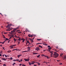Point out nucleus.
I'll return each mask as SVG.
<instances>
[{
    "mask_svg": "<svg viewBox=\"0 0 66 66\" xmlns=\"http://www.w3.org/2000/svg\"><path fill=\"white\" fill-rule=\"evenodd\" d=\"M39 47H37L36 48L35 50H37V51H38V50H39Z\"/></svg>",
    "mask_w": 66,
    "mask_h": 66,
    "instance_id": "obj_2",
    "label": "nucleus"
},
{
    "mask_svg": "<svg viewBox=\"0 0 66 66\" xmlns=\"http://www.w3.org/2000/svg\"><path fill=\"white\" fill-rule=\"evenodd\" d=\"M27 52V51H22V52Z\"/></svg>",
    "mask_w": 66,
    "mask_h": 66,
    "instance_id": "obj_27",
    "label": "nucleus"
},
{
    "mask_svg": "<svg viewBox=\"0 0 66 66\" xmlns=\"http://www.w3.org/2000/svg\"><path fill=\"white\" fill-rule=\"evenodd\" d=\"M7 33V32H4V34H6Z\"/></svg>",
    "mask_w": 66,
    "mask_h": 66,
    "instance_id": "obj_40",
    "label": "nucleus"
},
{
    "mask_svg": "<svg viewBox=\"0 0 66 66\" xmlns=\"http://www.w3.org/2000/svg\"><path fill=\"white\" fill-rule=\"evenodd\" d=\"M53 53H51V55H53Z\"/></svg>",
    "mask_w": 66,
    "mask_h": 66,
    "instance_id": "obj_49",
    "label": "nucleus"
},
{
    "mask_svg": "<svg viewBox=\"0 0 66 66\" xmlns=\"http://www.w3.org/2000/svg\"><path fill=\"white\" fill-rule=\"evenodd\" d=\"M21 40H25V39L23 38H22L21 39Z\"/></svg>",
    "mask_w": 66,
    "mask_h": 66,
    "instance_id": "obj_12",
    "label": "nucleus"
},
{
    "mask_svg": "<svg viewBox=\"0 0 66 66\" xmlns=\"http://www.w3.org/2000/svg\"><path fill=\"white\" fill-rule=\"evenodd\" d=\"M34 65V66H37V65Z\"/></svg>",
    "mask_w": 66,
    "mask_h": 66,
    "instance_id": "obj_64",
    "label": "nucleus"
},
{
    "mask_svg": "<svg viewBox=\"0 0 66 66\" xmlns=\"http://www.w3.org/2000/svg\"><path fill=\"white\" fill-rule=\"evenodd\" d=\"M43 63H46V62L45 61H44V62H43Z\"/></svg>",
    "mask_w": 66,
    "mask_h": 66,
    "instance_id": "obj_61",
    "label": "nucleus"
},
{
    "mask_svg": "<svg viewBox=\"0 0 66 66\" xmlns=\"http://www.w3.org/2000/svg\"><path fill=\"white\" fill-rule=\"evenodd\" d=\"M11 37H13V38H14V37H15V36L13 35H11Z\"/></svg>",
    "mask_w": 66,
    "mask_h": 66,
    "instance_id": "obj_9",
    "label": "nucleus"
},
{
    "mask_svg": "<svg viewBox=\"0 0 66 66\" xmlns=\"http://www.w3.org/2000/svg\"><path fill=\"white\" fill-rule=\"evenodd\" d=\"M18 28H19V27H17L16 28H13V29H14V30L16 31V30H17V29H18Z\"/></svg>",
    "mask_w": 66,
    "mask_h": 66,
    "instance_id": "obj_4",
    "label": "nucleus"
},
{
    "mask_svg": "<svg viewBox=\"0 0 66 66\" xmlns=\"http://www.w3.org/2000/svg\"><path fill=\"white\" fill-rule=\"evenodd\" d=\"M17 61L16 60H13V61L14 62H15V61Z\"/></svg>",
    "mask_w": 66,
    "mask_h": 66,
    "instance_id": "obj_34",
    "label": "nucleus"
},
{
    "mask_svg": "<svg viewBox=\"0 0 66 66\" xmlns=\"http://www.w3.org/2000/svg\"><path fill=\"white\" fill-rule=\"evenodd\" d=\"M10 59L11 60H13V58L11 57H10Z\"/></svg>",
    "mask_w": 66,
    "mask_h": 66,
    "instance_id": "obj_36",
    "label": "nucleus"
},
{
    "mask_svg": "<svg viewBox=\"0 0 66 66\" xmlns=\"http://www.w3.org/2000/svg\"><path fill=\"white\" fill-rule=\"evenodd\" d=\"M6 40H9V39L7 38H6Z\"/></svg>",
    "mask_w": 66,
    "mask_h": 66,
    "instance_id": "obj_35",
    "label": "nucleus"
},
{
    "mask_svg": "<svg viewBox=\"0 0 66 66\" xmlns=\"http://www.w3.org/2000/svg\"><path fill=\"white\" fill-rule=\"evenodd\" d=\"M45 45L46 46H47V44H45Z\"/></svg>",
    "mask_w": 66,
    "mask_h": 66,
    "instance_id": "obj_59",
    "label": "nucleus"
},
{
    "mask_svg": "<svg viewBox=\"0 0 66 66\" xmlns=\"http://www.w3.org/2000/svg\"><path fill=\"white\" fill-rule=\"evenodd\" d=\"M53 55L54 57H55V58H56V57H58V56L59 55L56 52H54V54H53Z\"/></svg>",
    "mask_w": 66,
    "mask_h": 66,
    "instance_id": "obj_1",
    "label": "nucleus"
},
{
    "mask_svg": "<svg viewBox=\"0 0 66 66\" xmlns=\"http://www.w3.org/2000/svg\"><path fill=\"white\" fill-rule=\"evenodd\" d=\"M24 40H23V41H22V42H23V43H24Z\"/></svg>",
    "mask_w": 66,
    "mask_h": 66,
    "instance_id": "obj_55",
    "label": "nucleus"
},
{
    "mask_svg": "<svg viewBox=\"0 0 66 66\" xmlns=\"http://www.w3.org/2000/svg\"><path fill=\"white\" fill-rule=\"evenodd\" d=\"M64 58L65 59H66V56H65L64 57Z\"/></svg>",
    "mask_w": 66,
    "mask_h": 66,
    "instance_id": "obj_62",
    "label": "nucleus"
},
{
    "mask_svg": "<svg viewBox=\"0 0 66 66\" xmlns=\"http://www.w3.org/2000/svg\"><path fill=\"white\" fill-rule=\"evenodd\" d=\"M15 37L16 38H18V37L16 35H15Z\"/></svg>",
    "mask_w": 66,
    "mask_h": 66,
    "instance_id": "obj_39",
    "label": "nucleus"
},
{
    "mask_svg": "<svg viewBox=\"0 0 66 66\" xmlns=\"http://www.w3.org/2000/svg\"><path fill=\"white\" fill-rule=\"evenodd\" d=\"M30 40H31L32 43H33V42H33V40H32V39H30Z\"/></svg>",
    "mask_w": 66,
    "mask_h": 66,
    "instance_id": "obj_10",
    "label": "nucleus"
},
{
    "mask_svg": "<svg viewBox=\"0 0 66 66\" xmlns=\"http://www.w3.org/2000/svg\"><path fill=\"white\" fill-rule=\"evenodd\" d=\"M38 47H40V48H43V47H42V46H41L40 45H39L38 46Z\"/></svg>",
    "mask_w": 66,
    "mask_h": 66,
    "instance_id": "obj_22",
    "label": "nucleus"
},
{
    "mask_svg": "<svg viewBox=\"0 0 66 66\" xmlns=\"http://www.w3.org/2000/svg\"><path fill=\"white\" fill-rule=\"evenodd\" d=\"M3 66H6V65H5V64H3Z\"/></svg>",
    "mask_w": 66,
    "mask_h": 66,
    "instance_id": "obj_41",
    "label": "nucleus"
},
{
    "mask_svg": "<svg viewBox=\"0 0 66 66\" xmlns=\"http://www.w3.org/2000/svg\"><path fill=\"white\" fill-rule=\"evenodd\" d=\"M10 41H11V40H9V41H8V43H10Z\"/></svg>",
    "mask_w": 66,
    "mask_h": 66,
    "instance_id": "obj_47",
    "label": "nucleus"
},
{
    "mask_svg": "<svg viewBox=\"0 0 66 66\" xmlns=\"http://www.w3.org/2000/svg\"><path fill=\"white\" fill-rule=\"evenodd\" d=\"M18 33H21V32H18Z\"/></svg>",
    "mask_w": 66,
    "mask_h": 66,
    "instance_id": "obj_46",
    "label": "nucleus"
},
{
    "mask_svg": "<svg viewBox=\"0 0 66 66\" xmlns=\"http://www.w3.org/2000/svg\"><path fill=\"white\" fill-rule=\"evenodd\" d=\"M34 35H32L30 36V37H32Z\"/></svg>",
    "mask_w": 66,
    "mask_h": 66,
    "instance_id": "obj_15",
    "label": "nucleus"
},
{
    "mask_svg": "<svg viewBox=\"0 0 66 66\" xmlns=\"http://www.w3.org/2000/svg\"><path fill=\"white\" fill-rule=\"evenodd\" d=\"M11 52V50H9L7 51V52H8V53H10V52Z\"/></svg>",
    "mask_w": 66,
    "mask_h": 66,
    "instance_id": "obj_18",
    "label": "nucleus"
},
{
    "mask_svg": "<svg viewBox=\"0 0 66 66\" xmlns=\"http://www.w3.org/2000/svg\"><path fill=\"white\" fill-rule=\"evenodd\" d=\"M8 26H9V27H11V26H12V24H8Z\"/></svg>",
    "mask_w": 66,
    "mask_h": 66,
    "instance_id": "obj_11",
    "label": "nucleus"
},
{
    "mask_svg": "<svg viewBox=\"0 0 66 66\" xmlns=\"http://www.w3.org/2000/svg\"><path fill=\"white\" fill-rule=\"evenodd\" d=\"M10 47H11L10 49H13V48H14L13 46L12 45L10 46Z\"/></svg>",
    "mask_w": 66,
    "mask_h": 66,
    "instance_id": "obj_6",
    "label": "nucleus"
},
{
    "mask_svg": "<svg viewBox=\"0 0 66 66\" xmlns=\"http://www.w3.org/2000/svg\"><path fill=\"white\" fill-rule=\"evenodd\" d=\"M47 56H46V55H45L44 56L45 57H46Z\"/></svg>",
    "mask_w": 66,
    "mask_h": 66,
    "instance_id": "obj_51",
    "label": "nucleus"
},
{
    "mask_svg": "<svg viewBox=\"0 0 66 66\" xmlns=\"http://www.w3.org/2000/svg\"><path fill=\"white\" fill-rule=\"evenodd\" d=\"M29 65H30V66L31 65V63H30V62H29Z\"/></svg>",
    "mask_w": 66,
    "mask_h": 66,
    "instance_id": "obj_23",
    "label": "nucleus"
},
{
    "mask_svg": "<svg viewBox=\"0 0 66 66\" xmlns=\"http://www.w3.org/2000/svg\"><path fill=\"white\" fill-rule=\"evenodd\" d=\"M40 56V55H38V56H37V57L39 58V57Z\"/></svg>",
    "mask_w": 66,
    "mask_h": 66,
    "instance_id": "obj_31",
    "label": "nucleus"
},
{
    "mask_svg": "<svg viewBox=\"0 0 66 66\" xmlns=\"http://www.w3.org/2000/svg\"><path fill=\"white\" fill-rule=\"evenodd\" d=\"M16 50L17 51H18L16 49H14L13 50H12V51H14V50Z\"/></svg>",
    "mask_w": 66,
    "mask_h": 66,
    "instance_id": "obj_32",
    "label": "nucleus"
},
{
    "mask_svg": "<svg viewBox=\"0 0 66 66\" xmlns=\"http://www.w3.org/2000/svg\"><path fill=\"white\" fill-rule=\"evenodd\" d=\"M18 38H20V37H18Z\"/></svg>",
    "mask_w": 66,
    "mask_h": 66,
    "instance_id": "obj_60",
    "label": "nucleus"
},
{
    "mask_svg": "<svg viewBox=\"0 0 66 66\" xmlns=\"http://www.w3.org/2000/svg\"><path fill=\"white\" fill-rule=\"evenodd\" d=\"M9 34H12V33L11 32H9Z\"/></svg>",
    "mask_w": 66,
    "mask_h": 66,
    "instance_id": "obj_53",
    "label": "nucleus"
},
{
    "mask_svg": "<svg viewBox=\"0 0 66 66\" xmlns=\"http://www.w3.org/2000/svg\"><path fill=\"white\" fill-rule=\"evenodd\" d=\"M13 33H15V32H16V30H15L14 29L13 30Z\"/></svg>",
    "mask_w": 66,
    "mask_h": 66,
    "instance_id": "obj_19",
    "label": "nucleus"
},
{
    "mask_svg": "<svg viewBox=\"0 0 66 66\" xmlns=\"http://www.w3.org/2000/svg\"><path fill=\"white\" fill-rule=\"evenodd\" d=\"M36 63H37L38 65H40V63L39 62H36Z\"/></svg>",
    "mask_w": 66,
    "mask_h": 66,
    "instance_id": "obj_20",
    "label": "nucleus"
},
{
    "mask_svg": "<svg viewBox=\"0 0 66 66\" xmlns=\"http://www.w3.org/2000/svg\"><path fill=\"white\" fill-rule=\"evenodd\" d=\"M30 60V59H29L28 58L27 59H24V60L25 61H28V62L29 61V60Z\"/></svg>",
    "mask_w": 66,
    "mask_h": 66,
    "instance_id": "obj_3",
    "label": "nucleus"
},
{
    "mask_svg": "<svg viewBox=\"0 0 66 66\" xmlns=\"http://www.w3.org/2000/svg\"><path fill=\"white\" fill-rule=\"evenodd\" d=\"M18 40V41H20V40H21V39L20 38H19L18 39H17Z\"/></svg>",
    "mask_w": 66,
    "mask_h": 66,
    "instance_id": "obj_28",
    "label": "nucleus"
},
{
    "mask_svg": "<svg viewBox=\"0 0 66 66\" xmlns=\"http://www.w3.org/2000/svg\"><path fill=\"white\" fill-rule=\"evenodd\" d=\"M32 62H31V64H34V63H35V62L34 61H32Z\"/></svg>",
    "mask_w": 66,
    "mask_h": 66,
    "instance_id": "obj_7",
    "label": "nucleus"
},
{
    "mask_svg": "<svg viewBox=\"0 0 66 66\" xmlns=\"http://www.w3.org/2000/svg\"><path fill=\"white\" fill-rule=\"evenodd\" d=\"M62 64H63V63H59V64L60 65H62Z\"/></svg>",
    "mask_w": 66,
    "mask_h": 66,
    "instance_id": "obj_43",
    "label": "nucleus"
},
{
    "mask_svg": "<svg viewBox=\"0 0 66 66\" xmlns=\"http://www.w3.org/2000/svg\"><path fill=\"white\" fill-rule=\"evenodd\" d=\"M22 64H19V66H21V65H22Z\"/></svg>",
    "mask_w": 66,
    "mask_h": 66,
    "instance_id": "obj_44",
    "label": "nucleus"
},
{
    "mask_svg": "<svg viewBox=\"0 0 66 66\" xmlns=\"http://www.w3.org/2000/svg\"><path fill=\"white\" fill-rule=\"evenodd\" d=\"M3 36L4 38H6L5 37V36L3 35Z\"/></svg>",
    "mask_w": 66,
    "mask_h": 66,
    "instance_id": "obj_24",
    "label": "nucleus"
},
{
    "mask_svg": "<svg viewBox=\"0 0 66 66\" xmlns=\"http://www.w3.org/2000/svg\"><path fill=\"white\" fill-rule=\"evenodd\" d=\"M5 55V57H7V55Z\"/></svg>",
    "mask_w": 66,
    "mask_h": 66,
    "instance_id": "obj_50",
    "label": "nucleus"
},
{
    "mask_svg": "<svg viewBox=\"0 0 66 66\" xmlns=\"http://www.w3.org/2000/svg\"><path fill=\"white\" fill-rule=\"evenodd\" d=\"M16 45H12V46H13L14 47V46H15Z\"/></svg>",
    "mask_w": 66,
    "mask_h": 66,
    "instance_id": "obj_45",
    "label": "nucleus"
},
{
    "mask_svg": "<svg viewBox=\"0 0 66 66\" xmlns=\"http://www.w3.org/2000/svg\"><path fill=\"white\" fill-rule=\"evenodd\" d=\"M5 42H3L2 43V44H4V43Z\"/></svg>",
    "mask_w": 66,
    "mask_h": 66,
    "instance_id": "obj_56",
    "label": "nucleus"
},
{
    "mask_svg": "<svg viewBox=\"0 0 66 66\" xmlns=\"http://www.w3.org/2000/svg\"><path fill=\"white\" fill-rule=\"evenodd\" d=\"M37 40H38V41H39V40H41V39H37Z\"/></svg>",
    "mask_w": 66,
    "mask_h": 66,
    "instance_id": "obj_30",
    "label": "nucleus"
},
{
    "mask_svg": "<svg viewBox=\"0 0 66 66\" xmlns=\"http://www.w3.org/2000/svg\"><path fill=\"white\" fill-rule=\"evenodd\" d=\"M13 40L14 42V43H15L16 42V38H13Z\"/></svg>",
    "mask_w": 66,
    "mask_h": 66,
    "instance_id": "obj_5",
    "label": "nucleus"
},
{
    "mask_svg": "<svg viewBox=\"0 0 66 66\" xmlns=\"http://www.w3.org/2000/svg\"><path fill=\"white\" fill-rule=\"evenodd\" d=\"M18 45H19V44H20V41H18Z\"/></svg>",
    "mask_w": 66,
    "mask_h": 66,
    "instance_id": "obj_29",
    "label": "nucleus"
},
{
    "mask_svg": "<svg viewBox=\"0 0 66 66\" xmlns=\"http://www.w3.org/2000/svg\"><path fill=\"white\" fill-rule=\"evenodd\" d=\"M18 61H18H19V59L16 60V61Z\"/></svg>",
    "mask_w": 66,
    "mask_h": 66,
    "instance_id": "obj_58",
    "label": "nucleus"
},
{
    "mask_svg": "<svg viewBox=\"0 0 66 66\" xmlns=\"http://www.w3.org/2000/svg\"><path fill=\"white\" fill-rule=\"evenodd\" d=\"M22 55H18V58H19V57L20 56H21Z\"/></svg>",
    "mask_w": 66,
    "mask_h": 66,
    "instance_id": "obj_8",
    "label": "nucleus"
},
{
    "mask_svg": "<svg viewBox=\"0 0 66 66\" xmlns=\"http://www.w3.org/2000/svg\"><path fill=\"white\" fill-rule=\"evenodd\" d=\"M47 58V59H49V57H48V56H47L46 57Z\"/></svg>",
    "mask_w": 66,
    "mask_h": 66,
    "instance_id": "obj_54",
    "label": "nucleus"
},
{
    "mask_svg": "<svg viewBox=\"0 0 66 66\" xmlns=\"http://www.w3.org/2000/svg\"><path fill=\"white\" fill-rule=\"evenodd\" d=\"M31 35L30 34H29L28 35V36L29 37H31Z\"/></svg>",
    "mask_w": 66,
    "mask_h": 66,
    "instance_id": "obj_26",
    "label": "nucleus"
},
{
    "mask_svg": "<svg viewBox=\"0 0 66 66\" xmlns=\"http://www.w3.org/2000/svg\"><path fill=\"white\" fill-rule=\"evenodd\" d=\"M6 28H10V27H11V26H8L7 25V26H6Z\"/></svg>",
    "mask_w": 66,
    "mask_h": 66,
    "instance_id": "obj_16",
    "label": "nucleus"
},
{
    "mask_svg": "<svg viewBox=\"0 0 66 66\" xmlns=\"http://www.w3.org/2000/svg\"><path fill=\"white\" fill-rule=\"evenodd\" d=\"M50 53H53V52L52 51H50Z\"/></svg>",
    "mask_w": 66,
    "mask_h": 66,
    "instance_id": "obj_13",
    "label": "nucleus"
},
{
    "mask_svg": "<svg viewBox=\"0 0 66 66\" xmlns=\"http://www.w3.org/2000/svg\"><path fill=\"white\" fill-rule=\"evenodd\" d=\"M33 53L34 54H38V53Z\"/></svg>",
    "mask_w": 66,
    "mask_h": 66,
    "instance_id": "obj_17",
    "label": "nucleus"
},
{
    "mask_svg": "<svg viewBox=\"0 0 66 66\" xmlns=\"http://www.w3.org/2000/svg\"><path fill=\"white\" fill-rule=\"evenodd\" d=\"M2 59L3 60H5V61H6V60L4 58H2Z\"/></svg>",
    "mask_w": 66,
    "mask_h": 66,
    "instance_id": "obj_14",
    "label": "nucleus"
},
{
    "mask_svg": "<svg viewBox=\"0 0 66 66\" xmlns=\"http://www.w3.org/2000/svg\"><path fill=\"white\" fill-rule=\"evenodd\" d=\"M28 50L29 51H30V50H31V49L30 48H28Z\"/></svg>",
    "mask_w": 66,
    "mask_h": 66,
    "instance_id": "obj_37",
    "label": "nucleus"
},
{
    "mask_svg": "<svg viewBox=\"0 0 66 66\" xmlns=\"http://www.w3.org/2000/svg\"><path fill=\"white\" fill-rule=\"evenodd\" d=\"M1 46V47H2V45H0V46Z\"/></svg>",
    "mask_w": 66,
    "mask_h": 66,
    "instance_id": "obj_63",
    "label": "nucleus"
},
{
    "mask_svg": "<svg viewBox=\"0 0 66 66\" xmlns=\"http://www.w3.org/2000/svg\"><path fill=\"white\" fill-rule=\"evenodd\" d=\"M22 66H26V65L23 64H22Z\"/></svg>",
    "mask_w": 66,
    "mask_h": 66,
    "instance_id": "obj_33",
    "label": "nucleus"
},
{
    "mask_svg": "<svg viewBox=\"0 0 66 66\" xmlns=\"http://www.w3.org/2000/svg\"><path fill=\"white\" fill-rule=\"evenodd\" d=\"M27 42L28 43V44H31V43H29V41H27Z\"/></svg>",
    "mask_w": 66,
    "mask_h": 66,
    "instance_id": "obj_21",
    "label": "nucleus"
},
{
    "mask_svg": "<svg viewBox=\"0 0 66 66\" xmlns=\"http://www.w3.org/2000/svg\"><path fill=\"white\" fill-rule=\"evenodd\" d=\"M20 61L22 62V59H21L20 60Z\"/></svg>",
    "mask_w": 66,
    "mask_h": 66,
    "instance_id": "obj_52",
    "label": "nucleus"
},
{
    "mask_svg": "<svg viewBox=\"0 0 66 66\" xmlns=\"http://www.w3.org/2000/svg\"><path fill=\"white\" fill-rule=\"evenodd\" d=\"M42 56H45V55H44V54H42L41 55Z\"/></svg>",
    "mask_w": 66,
    "mask_h": 66,
    "instance_id": "obj_48",
    "label": "nucleus"
},
{
    "mask_svg": "<svg viewBox=\"0 0 66 66\" xmlns=\"http://www.w3.org/2000/svg\"><path fill=\"white\" fill-rule=\"evenodd\" d=\"M52 49V48L51 47H50L49 48H48V50H51Z\"/></svg>",
    "mask_w": 66,
    "mask_h": 66,
    "instance_id": "obj_25",
    "label": "nucleus"
},
{
    "mask_svg": "<svg viewBox=\"0 0 66 66\" xmlns=\"http://www.w3.org/2000/svg\"><path fill=\"white\" fill-rule=\"evenodd\" d=\"M47 47H48V48H50V45H48L47 46Z\"/></svg>",
    "mask_w": 66,
    "mask_h": 66,
    "instance_id": "obj_38",
    "label": "nucleus"
},
{
    "mask_svg": "<svg viewBox=\"0 0 66 66\" xmlns=\"http://www.w3.org/2000/svg\"><path fill=\"white\" fill-rule=\"evenodd\" d=\"M9 30H12V29H11V28H9Z\"/></svg>",
    "mask_w": 66,
    "mask_h": 66,
    "instance_id": "obj_57",
    "label": "nucleus"
},
{
    "mask_svg": "<svg viewBox=\"0 0 66 66\" xmlns=\"http://www.w3.org/2000/svg\"><path fill=\"white\" fill-rule=\"evenodd\" d=\"M63 54H60V56H62V55H63Z\"/></svg>",
    "mask_w": 66,
    "mask_h": 66,
    "instance_id": "obj_42",
    "label": "nucleus"
}]
</instances>
